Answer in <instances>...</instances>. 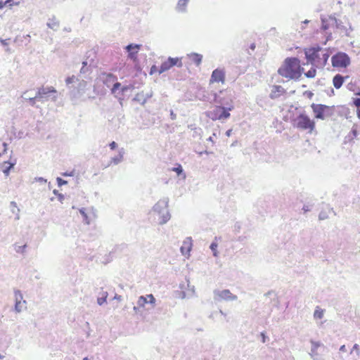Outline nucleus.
<instances>
[{
    "mask_svg": "<svg viewBox=\"0 0 360 360\" xmlns=\"http://www.w3.org/2000/svg\"><path fill=\"white\" fill-rule=\"evenodd\" d=\"M122 87V84L120 82H118L117 81L115 82L112 86H110V92L112 94L115 95L117 94V91H120Z\"/></svg>",
    "mask_w": 360,
    "mask_h": 360,
    "instance_id": "obj_29",
    "label": "nucleus"
},
{
    "mask_svg": "<svg viewBox=\"0 0 360 360\" xmlns=\"http://www.w3.org/2000/svg\"><path fill=\"white\" fill-rule=\"evenodd\" d=\"M15 164H16V160H15L13 162H11L10 160L5 161L4 162L5 166L3 168V169H2L3 173L6 176H8L11 169L13 168V167L15 166Z\"/></svg>",
    "mask_w": 360,
    "mask_h": 360,
    "instance_id": "obj_24",
    "label": "nucleus"
},
{
    "mask_svg": "<svg viewBox=\"0 0 360 360\" xmlns=\"http://www.w3.org/2000/svg\"><path fill=\"white\" fill-rule=\"evenodd\" d=\"M214 300L216 302H220L221 300L226 301H233L237 300V296L232 294L229 290H214Z\"/></svg>",
    "mask_w": 360,
    "mask_h": 360,
    "instance_id": "obj_11",
    "label": "nucleus"
},
{
    "mask_svg": "<svg viewBox=\"0 0 360 360\" xmlns=\"http://www.w3.org/2000/svg\"><path fill=\"white\" fill-rule=\"evenodd\" d=\"M89 72V68L88 67H82L80 70L81 74H85Z\"/></svg>",
    "mask_w": 360,
    "mask_h": 360,
    "instance_id": "obj_63",
    "label": "nucleus"
},
{
    "mask_svg": "<svg viewBox=\"0 0 360 360\" xmlns=\"http://www.w3.org/2000/svg\"><path fill=\"white\" fill-rule=\"evenodd\" d=\"M358 135V131L356 127H353L350 132L345 136V143L352 141Z\"/></svg>",
    "mask_w": 360,
    "mask_h": 360,
    "instance_id": "obj_27",
    "label": "nucleus"
},
{
    "mask_svg": "<svg viewBox=\"0 0 360 360\" xmlns=\"http://www.w3.org/2000/svg\"><path fill=\"white\" fill-rule=\"evenodd\" d=\"M330 27L333 29H336V25L338 23V18L335 17V14L330 15Z\"/></svg>",
    "mask_w": 360,
    "mask_h": 360,
    "instance_id": "obj_37",
    "label": "nucleus"
},
{
    "mask_svg": "<svg viewBox=\"0 0 360 360\" xmlns=\"http://www.w3.org/2000/svg\"><path fill=\"white\" fill-rule=\"evenodd\" d=\"M62 175L63 176H73L75 175V170H72L71 172H65L62 173Z\"/></svg>",
    "mask_w": 360,
    "mask_h": 360,
    "instance_id": "obj_54",
    "label": "nucleus"
},
{
    "mask_svg": "<svg viewBox=\"0 0 360 360\" xmlns=\"http://www.w3.org/2000/svg\"><path fill=\"white\" fill-rule=\"evenodd\" d=\"M100 79L108 88H110L112 84L117 80V77L110 72H101L100 74Z\"/></svg>",
    "mask_w": 360,
    "mask_h": 360,
    "instance_id": "obj_15",
    "label": "nucleus"
},
{
    "mask_svg": "<svg viewBox=\"0 0 360 360\" xmlns=\"http://www.w3.org/2000/svg\"><path fill=\"white\" fill-rule=\"evenodd\" d=\"M311 205H304L302 207V210L304 213L311 211Z\"/></svg>",
    "mask_w": 360,
    "mask_h": 360,
    "instance_id": "obj_55",
    "label": "nucleus"
},
{
    "mask_svg": "<svg viewBox=\"0 0 360 360\" xmlns=\"http://www.w3.org/2000/svg\"><path fill=\"white\" fill-rule=\"evenodd\" d=\"M284 93H285V89L283 87L279 85H274L270 94V98L272 99L277 98Z\"/></svg>",
    "mask_w": 360,
    "mask_h": 360,
    "instance_id": "obj_18",
    "label": "nucleus"
},
{
    "mask_svg": "<svg viewBox=\"0 0 360 360\" xmlns=\"http://www.w3.org/2000/svg\"><path fill=\"white\" fill-rule=\"evenodd\" d=\"M185 250L184 247V246H181V252L182 255H185L186 253H189V252H190V251L191 250V243H189V244L188 245L186 252H185V250Z\"/></svg>",
    "mask_w": 360,
    "mask_h": 360,
    "instance_id": "obj_51",
    "label": "nucleus"
},
{
    "mask_svg": "<svg viewBox=\"0 0 360 360\" xmlns=\"http://www.w3.org/2000/svg\"><path fill=\"white\" fill-rule=\"evenodd\" d=\"M330 57V53L327 50H324L323 52H322V57L321 58L319 57V60H323V65H326V64L327 63V61L328 60Z\"/></svg>",
    "mask_w": 360,
    "mask_h": 360,
    "instance_id": "obj_32",
    "label": "nucleus"
},
{
    "mask_svg": "<svg viewBox=\"0 0 360 360\" xmlns=\"http://www.w3.org/2000/svg\"><path fill=\"white\" fill-rule=\"evenodd\" d=\"M226 78V72L224 68H216L214 69L211 75L210 79V83L221 82L224 84Z\"/></svg>",
    "mask_w": 360,
    "mask_h": 360,
    "instance_id": "obj_14",
    "label": "nucleus"
},
{
    "mask_svg": "<svg viewBox=\"0 0 360 360\" xmlns=\"http://www.w3.org/2000/svg\"><path fill=\"white\" fill-rule=\"evenodd\" d=\"M304 96H307L309 98H311L314 96V94L310 91H306L303 94Z\"/></svg>",
    "mask_w": 360,
    "mask_h": 360,
    "instance_id": "obj_60",
    "label": "nucleus"
},
{
    "mask_svg": "<svg viewBox=\"0 0 360 360\" xmlns=\"http://www.w3.org/2000/svg\"><path fill=\"white\" fill-rule=\"evenodd\" d=\"M336 30H338L340 34H343L347 37H349L350 32L353 31L351 24L346 18H344V21L338 19Z\"/></svg>",
    "mask_w": 360,
    "mask_h": 360,
    "instance_id": "obj_13",
    "label": "nucleus"
},
{
    "mask_svg": "<svg viewBox=\"0 0 360 360\" xmlns=\"http://www.w3.org/2000/svg\"><path fill=\"white\" fill-rule=\"evenodd\" d=\"M316 74V69L314 67H311L310 70L304 72V75L307 78H314Z\"/></svg>",
    "mask_w": 360,
    "mask_h": 360,
    "instance_id": "obj_33",
    "label": "nucleus"
},
{
    "mask_svg": "<svg viewBox=\"0 0 360 360\" xmlns=\"http://www.w3.org/2000/svg\"><path fill=\"white\" fill-rule=\"evenodd\" d=\"M144 98V95L143 93H139L137 94L135 97L134 98V101H137L139 103H140V104L141 105V102L143 101V99Z\"/></svg>",
    "mask_w": 360,
    "mask_h": 360,
    "instance_id": "obj_45",
    "label": "nucleus"
},
{
    "mask_svg": "<svg viewBox=\"0 0 360 360\" xmlns=\"http://www.w3.org/2000/svg\"><path fill=\"white\" fill-rule=\"evenodd\" d=\"M26 248H27V245L26 244H25L23 245H20V246H15V250L18 253L23 254L25 252V251Z\"/></svg>",
    "mask_w": 360,
    "mask_h": 360,
    "instance_id": "obj_43",
    "label": "nucleus"
},
{
    "mask_svg": "<svg viewBox=\"0 0 360 360\" xmlns=\"http://www.w3.org/2000/svg\"><path fill=\"white\" fill-rule=\"evenodd\" d=\"M124 153V149L123 148H120L118 150V154L111 158L110 162L108 164V165L105 167L110 166V164H114L116 165L122 162L123 160Z\"/></svg>",
    "mask_w": 360,
    "mask_h": 360,
    "instance_id": "obj_19",
    "label": "nucleus"
},
{
    "mask_svg": "<svg viewBox=\"0 0 360 360\" xmlns=\"http://www.w3.org/2000/svg\"><path fill=\"white\" fill-rule=\"evenodd\" d=\"M155 298L152 294L147 295L146 296H140L139 297L137 304L140 307H143L146 304L150 303V304H155Z\"/></svg>",
    "mask_w": 360,
    "mask_h": 360,
    "instance_id": "obj_17",
    "label": "nucleus"
},
{
    "mask_svg": "<svg viewBox=\"0 0 360 360\" xmlns=\"http://www.w3.org/2000/svg\"><path fill=\"white\" fill-rule=\"evenodd\" d=\"M115 98H117L119 103L122 105V101L124 100L123 96H122L121 94H115Z\"/></svg>",
    "mask_w": 360,
    "mask_h": 360,
    "instance_id": "obj_58",
    "label": "nucleus"
},
{
    "mask_svg": "<svg viewBox=\"0 0 360 360\" xmlns=\"http://www.w3.org/2000/svg\"><path fill=\"white\" fill-rule=\"evenodd\" d=\"M188 1L189 0H179L175 7L176 11L181 13H186Z\"/></svg>",
    "mask_w": 360,
    "mask_h": 360,
    "instance_id": "obj_21",
    "label": "nucleus"
},
{
    "mask_svg": "<svg viewBox=\"0 0 360 360\" xmlns=\"http://www.w3.org/2000/svg\"><path fill=\"white\" fill-rule=\"evenodd\" d=\"M53 194H54L55 195H56V196L58 197V200H59L60 202H63V200H64V198H65L64 195H63V194H62V193H59V191H58V190H56V189H54V190L53 191Z\"/></svg>",
    "mask_w": 360,
    "mask_h": 360,
    "instance_id": "obj_44",
    "label": "nucleus"
},
{
    "mask_svg": "<svg viewBox=\"0 0 360 360\" xmlns=\"http://www.w3.org/2000/svg\"><path fill=\"white\" fill-rule=\"evenodd\" d=\"M293 126L302 130L309 129L312 131L315 128V122L311 120L307 115L302 112L293 120Z\"/></svg>",
    "mask_w": 360,
    "mask_h": 360,
    "instance_id": "obj_6",
    "label": "nucleus"
},
{
    "mask_svg": "<svg viewBox=\"0 0 360 360\" xmlns=\"http://www.w3.org/2000/svg\"><path fill=\"white\" fill-rule=\"evenodd\" d=\"M34 181L39 182V183H46L47 180L43 177H35Z\"/></svg>",
    "mask_w": 360,
    "mask_h": 360,
    "instance_id": "obj_57",
    "label": "nucleus"
},
{
    "mask_svg": "<svg viewBox=\"0 0 360 360\" xmlns=\"http://www.w3.org/2000/svg\"><path fill=\"white\" fill-rule=\"evenodd\" d=\"M353 351H355L356 353V355L358 356H359V355H360V346L358 344H354L353 345L352 351L350 352V354H352Z\"/></svg>",
    "mask_w": 360,
    "mask_h": 360,
    "instance_id": "obj_48",
    "label": "nucleus"
},
{
    "mask_svg": "<svg viewBox=\"0 0 360 360\" xmlns=\"http://www.w3.org/2000/svg\"><path fill=\"white\" fill-rule=\"evenodd\" d=\"M172 170L175 172L179 176L186 178V174L184 172L182 166L180 164H177L176 167L172 169Z\"/></svg>",
    "mask_w": 360,
    "mask_h": 360,
    "instance_id": "obj_30",
    "label": "nucleus"
},
{
    "mask_svg": "<svg viewBox=\"0 0 360 360\" xmlns=\"http://www.w3.org/2000/svg\"><path fill=\"white\" fill-rule=\"evenodd\" d=\"M56 181H57V184L59 187L66 185L68 184V181H66L60 177H57Z\"/></svg>",
    "mask_w": 360,
    "mask_h": 360,
    "instance_id": "obj_46",
    "label": "nucleus"
},
{
    "mask_svg": "<svg viewBox=\"0 0 360 360\" xmlns=\"http://www.w3.org/2000/svg\"><path fill=\"white\" fill-rule=\"evenodd\" d=\"M350 62L349 56L344 52H338L331 57L332 65L334 68H346Z\"/></svg>",
    "mask_w": 360,
    "mask_h": 360,
    "instance_id": "obj_8",
    "label": "nucleus"
},
{
    "mask_svg": "<svg viewBox=\"0 0 360 360\" xmlns=\"http://www.w3.org/2000/svg\"><path fill=\"white\" fill-rule=\"evenodd\" d=\"M111 255H112V252H110L108 254V255L106 256V258L105 259V261L103 262L105 264L109 263L112 260Z\"/></svg>",
    "mask_w": 360,
    "mask_h": 360,
    "instance_id": "obj_56",
    "label": "nucleus"
},
{
    "mask_svg": "<svg viewBox=\"0 0 360 360\" xmlns=\"http://www.w3.org/2000/svg\"><path fill=\"white\" fill-rule=\"evenodd\" d=\"M310 343L311 345V349L317 350L318 348L323 345L319 341H314L313 340H310Z\"/></svg>",
    "mask_w": 360,
    "mask_h": 360,
    "instance_id": "obj_39",
    "label": "nucleus"
},
{
    "mask_svg": "<svg viewBox=\"0 0 360 360\" xmlns=\"http://www.w3.org/2000/svg\"><path fill=\"white\" fill-rule=\"evenodd\" d=\"M79 213L81 214V215L84 218V221H86V224H89V221H87V219H88V216L86 213V210L85 208H81L79 210Z\"/></svg>",
    "mask_w": 360,
    "mask_h": 360,
    "instance_id": "obj_47",
    "label": "nucleus"
},
{
    "mask_svg": "<svg viewBox=\"0 0 360 360\" xmlns=\"http://www.w3.org/2000/svg\"><path fill=\"white\" fill-rule=\"evenodd\" d=\"M260 335L262 337V342H266V340L268 339V337L265 335V333L264 332H262L260 333Z\"/></svg>",
    "mask_w": 360,
    "mask_h": 360,
    "instance_id": "obj_62",
    "label": "nucleus"
},
{
    "mask_svg": "<svg viewBox=\"0 0 360 360\" xmlns=\"http://www.w3.org/2000/svg\"><path fill=\"white\" fill-rule=\"evenodd\" d=\"M311 108L314 114V117L323 120L326 117H331L334 114L335 106H329L324 104L312 103Z\"/></svg>",
    "mask_w": 360,
    "mask_h": 360,
    "instance_id": "obj_3",
    "label": "nucleus"
},
{
    "mask_svg": "<svg viewBox=\"0 0 360 360\" xmlns=\"http://www.w3.org/2000/svg\"><path fill=\"white\" fill-rule=\"evenodd\" d=\"M141 45L138 44H129L126 46L125 49L128 53V58L131 60H135L137 58L139 50Z\"/></svg>",
    "mask_w": 360,
    "mask_h": 360,
    "instance_id": "obj_16",
    "label": "nucleus"
},
{
    "mask_svg": "<svg viewBox=\"0 0 360 360\" xmlns=\"http://www.w3.org/2000/svg\"><path fill=\"white\" fill-rule=\"evenodd\" d=\"M298 63L299 58L297 57L286 58L278 70V75L289 79H292L291 75L295 74V65H298Z\"/></svg>",
    "mask_w": 360,
    "mask_h": 360,
    "instance_id": "obj_2",
    "label": "nucleus"
},
{
    "mask_svg": "<svg viewBox=\"0 0 360 360\" xmlns=\"http://www.w3.org/2000/svg\"><path fill=\"white\" fill-rule=\"evenodd\" d=\"M108 297V292H103V295L102 297H98L97 299V303L98 305H102L105 302H106Z\"/></svg>",
    "mask_w": 360,
    "mask_h": 360,
    "instance_id": "obj_40",
    "label": "nucleus"
},
{
    "mask_svg": "<svg viewBox=\"0 0 360 360\" xmlns=\"http://www.w3.org/2000/svg\"><path fill=\"white\" fill-rule=\"evenodd\" d=\"M158 68L155 65L151 66L150 70V75H153L155 72H158Z\"/></svg>",
    "mask_w": 360,
    "mask_h": 360,
    "instance_id": "obj_53",
    "label": "nucleus"
},
{
    "mask_svg": "<svg viewBox=\"0 0 360 360\" xmlns=\"http://www.w3.org/2000/svg\"><path fill=\"white\" fill-rule=\"evenodd\" d=\"M347 77H345L340 74L335 75L333 78V84L334 87L337 89H340L342 86L345 79Z\"/></svg>",
    "mask_w": 360,
    "mask_h": 360,
    "instance_id": "obj_20",
    "label": "nucleus"
},
{
    "mask_svg": "<svg viewBox=\"0 0 360 360\" xmlns=\"http://www.w3.org/2000/svg\"><path fill=\"white\" fill-rule=\"evenodd\" d=\"M214 101L218 105L223 107L228 111H231L234 109L233 92L231 90H221L217 93H214Z\"/></svg>",
    "mask_w": 360,
    "mask_h": 360,
    "instance_id": "obj_1",
    "label": "nucleus"
},
{
    "mask_svg": "<svg viewBox=\"0 0 360 360\" xmlns=\"http://www.w3.org/2000/svg\"><path fill=\"white\" fill-rule=\"evenodd\" d=\"M167 207L168 200L165 199L159 200L153 206V211L158 214L159 224L161 225L166 224L170 219L171 215Z\"/></svg>",
    "mask_w": 360,
    "mask_h": 360,
    "instance_id": "obj_4",
    "label": "nucleus"
},
{
    "mask_svg": "<svg viewBox=\"0 0 360 360\" xmlns=\"http://www.w3.org/2000/svg\"><path fill=\"white\" fill-rule=\"evenodd\" d=\"M78 81V79L75 76V75H72V76H70V77H68L65 79V83H66V85L67 86H69L70 84H72L75 82H77Z\"/></svg>",
    "mask_w": 360,
    "mask_h": 360,
    "instance_id": "obj_41",
    "label": "nucleus"
},
{
    "mask_svg": "<svg viewBox=\"0 0 360 360\" xmlns=\"http://www.w3.org/2000/svg\"><path fill=\"white\" fill-rule=\"evenodd\" d=\"M6 6L11 7L13 4V0H6L5 1Z\"/></svg>",
    "mask_w": 360,
    "mask_h": 360,
    "instance_id": "obj_61",
    "label": "nucleus"
},
{
    "mask_svg": "<svg viewBox=\"0 0 360 360\" xmlns=\"http://www.w3.org/2000/svg\"><path fill=\"white\" fill-rule=\"evenodd\" d=\"M328 217V213L326 211H321L319 214V220H325Z\"/></svg>",
    "mask_w": 360,
    "mask_h": 360,
    "instance_id": "obj_49",
    "label": "nucleus"
},
{
    "mask_svg": "<svg viewBox=\"0 0 360 360\" xmlns=\"http://www.w3.org/2000/svg\"><path fill=\"white\" fill-rule=\"evenodd\" d=\"M188 58L194 63L195 66L198 67L202 60V55L198 53H191L188 55Z\"/></svg>",
    "mask_w": 360,
    "mask_h": 360,
    "instance_id": "obj_22",
    "label": "nucleus"
},
{
    "mask_svg": "<svg viewBox=\"0 0 360 360\" xmlns=\"http://www.w3.org/2000/svg\"><path fill=\"white\" fill-rule=\"evenodd\" d=\"M133 88H134V86L132 85L122 86L120 91H118V94H121L122 96H124L126 92H127L129 90L133 89Z\"/></svg>",
    "mask_w": 360,
    "mask_h": 360,
    "instance_id": "obj_36",
    "label": "nucleus"
},
{
    "mask_svg": "<svg viewBox=\"0 0 360 360\" xmlns=\"http://www.w3.org/2000/svg\"><path fill=\"white\" fill-rule=\"evenodd\" d=\"M170 117L172 120L176 118V115L174 112L173 110H170Z\"/></svg>",
    "mask_w": 360,
    "mask_h": 360,
    "instance_id": "obj_64",
    "label": "nucleus"
},
{
    "mask_svg": "<svg viewBox=\"0 0 360 360\" xmlns=\"http://www.w3.org/2000/svg\"><path fill=\"white\" fill-rule=\"evenodd\" d=\"M174 66H176L178 68H181L183 66L181 58L178 57H169L165 61L162 63L159 68L158 72L160 75L170 70Z\"/></svg>",
    "mask_w": 360,
    "mask_h": 360,
    "instance_id": "obj_10",
    "label": "nucleus"
},
{
    "mask_svg": "<svg viewBox=\"0 0 360 360\" xmlns=\"http://www.w3.org/2000/svg\"><path fill=\"white\" fill-rule=\"evenodd\" d=\"M11 133L13 134L15 138L22 139L24 136V132L22 131H16L15 127H11Z\"/></svg>",
    "mask_w": 360,
    "mask_h": 360,
    "instance_id": "obj_35",
    "label": "nucleus"
},
{
    "mask_svg": "<svg viewBox=\"0 0 360 360\" xmlns=\"http://www.w3.org/2000/svg\"><path fill=\"white\" fill-rule=\"evenodd\" d=\"M217 247L218 243L216 241L212 242V243L210 245V249L212 250L214 257L218 256Z\"/></svg>",
    "mask_w": 360,
    "mask_h": 360,
    "instance_id": "obj_34",
    "label": "nucleus"
},
{
    "mask_svg": "<svg viewBox=\"0 0 360 360\" xmlns=\"http://www.w3.org/2000/svg\"><path fill=\"white\" fill-rule=\"evenodd\" d=\"M14 311L16 313H20L21 311L27 309V302L26 300H23L22 294L20 290H14Z\"/></svg>",
    "mask_w": 360,
    "mask_h": 360,
    "instance_id": "obj_12",
    "label": "nucleus"
},
{
    "mask_svg": "<svg viewBox=\"0 0 360 360\" xmlns=\"http://www.w3.org/2000/svg\"><path fill=\"white\" fill-rule=\"evenodd\" d=\"M11 212L15 214L20 212V209L17 207V204L15 201H11L10 203Z\"/></svg>",
    "mask_w": 360,
    "mask_h": 360,
    "instance_id": "obj_42",
    "label": "nucleus"
},
{
    "mask_svg": "<svg viewBox=\"0 0 360 360\" xmlns=\"http://www.w3.org/2000/svg\"><path fill=\"white\" fill-rule=\"evenodd\" d=\"M353 104L356 107V109H360V98H353Z\"/></svg>",
    "mask_w": 360,
    "mask_h": 360,
    "instance_id": "obj_52",
    "label": "nucleus"
},
{
    "mask_svg": "<svg viewBox=\"0 0 360 360\" xmlns=\"http://www.w3.org/2000/svg\"><path fill=\"white\" fill-rule=\"evenodd\" d=\"M27 94V91L24 92L23 94L22 95V98L26 101H28L29 104L32 106V107H35V108H39L38 105H36V103L37 101H39V98L37 97V94L35 95V96L34 97H30V98H26L25 97V95Z\"/></svg>",
    "mask_w": 360,
    "mask_h": 360,
    "instance_id": "obj_28",
    "label": "nucleus"
},
{
    "mask_svg": "<svg viewBox=\"0 0 360 360\" xmlns=\"http://www.w3.org/2000/svg\"><path fill=\"white\" fill-rule=\"evenodd\" d=\"M206 115L213 121L220 120L224 121L229 119L231 116L230 112L217 105L213 110L207 111Z\"/></svg>",
    "mask_w": 360,
    "mask_h": 360,
    "instance_id": "obj_7",
    "label": "nucleus"
},
{
    "mask_svg": "<svg viewBox=\"0 0 360 360\" xmlns=\"http://www.w3.org/2000/svg\"><path fill=\"white\" fill-rule=\"evenodd\" d=\"M330 15L326 17L324 15H321V29L322 31L326 32L330 27V22H329Z\"/></svg>",
    "mask_w": 360,
    "mask_h": 360,
    "instance_id": "obj_25",
    "label": "nucleus"
},
{
    "mask_svg": "<svg viewBox=\"0 0 360 360\" xmlns=\"http://www.w3.org/2000/svg\"><path fill=\"white\" fill-rule=\"evenodd\" d=\"M153 96V93L152 92H150V93H147L145 96H144V98L143 99L142 102H141V105H144L146 104V103L147 102V101L151 98Z\"/></svg>",
    "mask_w": 360,
    "mask_h": 360,
    "instance_id": "obj_50",
    "label": "nucleus"
},
{
    "mask_svg": "<svg viewBox=\"0 0 360 360\" xmlns=\"http://www.w3.org/2000/svg\"><path fill=\"white\" fill-rule=\"evenodd\" d=\"M304 69L300 65V60L299 59L298 65H295V74L291 75L292 77V79L297 80L304 73Z\"/></svg>",
    "mask_w": 360,
    "mask_h": 360,
    "instance_id": "obj_26",
    "label": "nucleus"
},
{
    "mask_svg": "<svg viewBox=\"0 0 360 360\" xmlns=\"http://www.w3.org/2000/svg\"><path fill=\"white\" fill-rule=\"evenodd\" d=\"M309 354L312 360H324L321 356L319 355L317 350L310 349Z\"/></svg>",
    "mask_w": 360,
    "mask_h": 360,
    "instance_id": "obj_31",
    "label": "nucleus"
},
{
    "mask_svg": "<svg viewBox=\"0 0 360 360\" xmlns=\"http://www.w3.org/2000/svg\"><path fill=\"white\" fill-rule=\"evenodd\" d=\"M323 316V311L321 309H319V307H317L316 309V310L314 311V317L315 319H322Z\"/></svg>",
    "mask_w": 360,
    "mask_h": 360,
    "instance_id": "obj_38",
    "label": "nucleus"
},
{
    "mask_svg": "<svg viewBox=\"0 0 360 360\" xmlns=\"http://www.w3.org/2000/svg\"><path fill=\"white\" fill-rule=\"evenodd\" d=\"M37 97L39 98V101L44 103L51 99L53 101H56L57 96V90L53 86H41L37 88Z\"/></svg>",
    "mask_w": 360,
    "mask_h": 360,
    "instance_id": "obj_5",
    "label": "nucleus"
},
{
    "mask_svg": "<svg viewBox=\"0 0 360 360\" xmlns=\"http://www.w3.org/2000/svg\"><path fill=\"white\" fill-rule=\"evenodd\" d=\"M321 51H322V48L319 46L304 49V52L307 60V64H311L314 66L315 63L319 61V52Z\"/></svg>",
    "mask_w": 360,
    "mask_h": 360,
    "instance_id": "obj_9",
    "label": "nucleus"
},
{
    "mask_svg": "<svg viewBox=\"0 0 360 360\" xmlns=\"http://www.w3.org/2000/svg\"><path fill=\"white\" fill-rule=\"evenodd\" d=\"M109 147L111 150H115L117 148V143L115 142V141H112L111 143H110L109 144Z\"/></svg>",
    "mask_w": 360,
    "mask_h": 360,
    "instance_id": "obj_59",
    "label": "nucleus"
},
{
    "mask_svg": "<svg viewBox=\"0 0 360 360\" xmlns=\"http://www.w3.org/2000/svg\"><path fill=\"white\" fill-rule=\"evenodd\" d=\"M46 25L49 28L56 31L59 27L60 22L57 20L56 17L53 15L52 18L49 19Z\"/></svg>",
    "mask_w": 360,
    "mask_h": 360,
    "instance_id": "obj_23",
    "label": "nucleus"
}]
</instances>
